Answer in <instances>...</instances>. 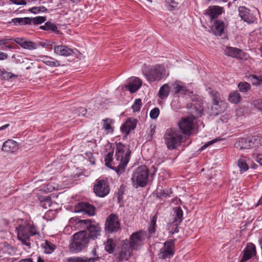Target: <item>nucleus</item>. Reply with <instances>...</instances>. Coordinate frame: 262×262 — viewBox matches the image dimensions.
I'll list each match as a JSON object with an SVG mask.
<instances>
[{"instance_id":"1","label":"nucleus","mask_w":262,"mask_h":262,"mask_svg":"<svg viewBox=\"0 0 262 262\" xmlns=\"http://www.w3.org/2000/svg\"><path fill=\"white\" fill-rule=\"evenodd\" d=\"M130 150L121 142L116 143L115 157L119 166V171L123 172L129 160Z\"/></svg>"},{"instance_id":"2","label":"nucleus","mask_w":262,"mask_h":262,"mask_svg":"<svg viewBox=\"0 0 262 262\" xmlns=\"http://www.w3.org/2000/svg\"><path fill=\"white\" fill-rule=\"evenodd\" d=\"M16 229L18 239L23 244L30 248L31 247L30 237L38 234L36 227L30 224L25 223L20 225L16 228Z\"/></svg>"},{"instance_id":"3","label":"nucleus","mask_w":262,"mask_h":262,"mask_svg":"<svg viewBox=\"0 0 262 262\" xmlns=\"http://www.w3.org/2000/svg\"><path fill=\"white\" fill-rule=\"evenodd\" d=\"M165 143L170 150L176 149L179 146L183 139V136L177 129H167L164 134Z\"/></svg>"},{"instance_id":"4","label":"nucleus","mask_w":262,"mask_h":262,"mask_svg":"<svg viewBox=\"0 0 262 262\" xmlns=\"http://www.w3.org/2000/svg\"><path fill=\"white\" fill-rule=\"evenodd\" d=\"M149 170L146 166L139 167L134 172L132 178L136 188L144 187L148 183Z\"/></svg>"},{"instance_id":"5","label":"nucleus","mask_w":262,"mask_h":262,"mask_svg":"<svg viewBox=\"0 0 262 262\" xmlns=\"http://www.w3.org/2000/svg\"><path fill=\"white\" fill-rule=\"evenodd\" d=\"M165 69L162 65L157 64L148 70L143 72V74L149 82L160 80L165 74Z\"/></svg>"},{"instance_id":"6","label":"nucleus","mask_w":262,"mask_h":262,"mask_svg":"<svg viewBox=\"0 0 262 262\" xmlns=\"http://www.w3.org/2000/svg\"><path fill=\"white\" fill-rule=\"evenodd\" d=\"M195 117L194 115L182 118L178 123L179 127L184 134L190 135L193 128L194 120Z\"/></svg>"},{"instance_id":"7","label":"nucleus","mask_w":262,"mask_h":262,"mask_svg":"<svg viewBox=\"0 0 262 262\" xmlns=\"http://www.w3.org/2000/svg\"><path fill=\"white\" fill-rule=\"evenodd\" d=\"M93 189L96 195L100 198L105 196L110 191L108 182L103 179L98 180L96 184L94 186Z\"/></svg>"},{"instance_id":"8","label":"nucleus","mask_w":262,"mask_h":262,"mask_svg":"<svg viewBox=\"0 0 262 262\" xmlns=\"http://www.w3.org/2000/svg\"><path fill=\"white\" fill-rule=\"evenodd\" d=\"M120 228L118 217L115 214H111L106 219L105 229L109 233L116 232Z\"/></svg>"},{"instance_id":"9","label":"nucleus","mask_w":262,"mask_h":262,"mask_svg":"<svg viewBox=\"0 0 262 262\" xmlns=\"http://www.w3.org/2000/svg\"><path fill=\"white\" fill-rule=\"evenodd\" d=\"M174 242L173 241L166 242L164 246L160 249L159 257L162 259L170 258L174 254Z\"/></svg>"},{"instance_id":"10","label":"nucleus","mask_w":262,"mask_h":262,"mask_svg":"<svg viewBox=\"0 0 262 262\" xmlns=\"http://www.w3.org/2000/svg\"><path fill=\"white\" fill-rule=\"evenodd\" d=\"M2 255L1 254V262H13L14 258L10 257L15 254L13 248L6 242L3 243V247L1 248Z\"/></svg>"},{"instance_id":"11","label":"nucleus","mask_w":262,"mask_h":262,"mask_svg":"<svg viewBox=\"0 0 262 262\" xmlns=\"http://www.w3.org/2000/svg\"><path fill=\"white\" fill-rule=\"evenodd\" d=\"M145 239L144 233L140 231L139 232L133 233L130 236L129 240H128L129 246L133 249H137V247L142 244L143 240Z\"/></svg>"},{"instance_id":"12","label":"nucleus","mask_w":262,"mask_h":262,"mask_svg":"<svg viewBox=\"0 0 262 262\" xmlns=\"http://www.w3.org/2000/svg\"><path fill=\"white\" fill-rule=\"evenodd\" d=\"M133 249L129 246L127 239L122 242L121 250L118 258L119 261L127 260L130 257Z\"/></svg>"},{"instance_id":"13","label":"nucleus","mask_w":262,"mask_h":262,"mask_svg":"<svg viewBox=\"0 0 262 262\" xmlns=\"http://www.w3.org/2000/svg\"><path fill=\"white\" fill-rule=\"evenodd\" d=\"M75 209L77 212H83L90 216H93L95 214L94 206L87 202H81L78 203L75 206Z\"/></svg>"},{"instance_id":"14","label":"nucleus","mask_w":262,"mask_h":262,"mask_svg":"<svg viewBox=\"0 0 262 262\" xmlns=\"http://www.w3.org/2000/svg\"><path fill=\"white\" fill-rule=\"evenodd\" d=\"M142 81L138 77H130L127 80L125 88L131 93H135L142 86Z\"/></svg>"},{"instance_id":"15","label":"nucleus","mask_w":262,"mask_h":262,"mask_svg":"<svg viewBox=\"0 0 262 262\" xmlns=\"http://www.w3.org/2000/svg\"><path fill=\"white\" fill-rule=\"evenodd\" d=\"M113 151L109 152L105 157L104 161L105 165L113 170H115L118 174L122 173L121 171H119V166L118 167V163L116 159L114 160L113 159Z\"/></svg>"},{"instance_id":"16","label":"nucleus","mask_w":262,"mask_h":262,"mask_svg":"<svg viewBox=\"0 0 262 262\" xmlns=\"http://www.w3.org/2000/svg\"><path fill=\"white\" fill-rule=\"evenodd\" d=\"M239 15L241 18L248 24L253 23L255 21L254 17L250 14L249 9L245 7L241 6L238 8Z\"/></svg>"},{"instance_id":"17","label":"nucleus","mask_w":262,"mask_h":262,"mask_svg":"<svg viewBox=\"0 0 262 262\" xmlns=\"http://www.w3.org/2000/svg\"><path fill=\"white\" fill-rule=\"evenodd\" d=\"M75 241L80 242L84 246L87 247L90 241L89 236L86 230H83L75 233L72 236Z\"/></svg>"},{"instance_id":"18","label":"nucleus","mask_w":262,"mask_h":262,"mask_svg":"<svg viewBox=\"0 0 262 262\" xmlns=\"http://www.w3.org/2000/svg\"><path fill=\"white\" fill-rule=\"evenodd\" d=\"M225 53L228 56L242 59L244 58L245 54L241 49L233 48L227 47L225 50Z\"/></svg>"},{"instance_id":"19","label":"nucleus","mask_w":262,"mask_h":262,"mask_svg":"<svg viewBox=\"0 0 262 262\" xmlns=\"http://www.w3.org/2000/svg\"><path fill=\"white\" fill-rule=\"evenodd\" d=\"M137 120L134 118H128L121 126L122 133L127 135L130 130L134 129L137 125Z\"/></svg>"},{"instance_id":"20","label":"nucleus","mask_w":262,"mask_h":262,"mask_svg":"<svg viewBox=\"0 0 262 262\" xmlns=\"http://www.w3.org/2000/svg\"><path fill=\"white\" fill-rule=\"evenodd\" d=\"M256 253L255 246L252 243H248L244 251L243 257L240 262H245Z\"/></svg>"},{"instance_id":"21","label":"nucleus","mask_w":262,"mask_h":262,"mask_svg":"<svg viewBox=\"0 0 262 262\" xmlns=\"http://www.w3.org/2000/svg\"><path fill=\"white\" fill-rule=\"evenodd\" d=\"M53 49L55 53L61 56H69L74 53V51L72 49L63 45L55 46Z\"/></svg>"},{"instance_id":"22","label":"nucleus","mask_w":262,"mask_h":262,"mask_svg":"<svg viewBox=\"0 0 262 262\" xmlns=\"http://www.w3.org/2000/svg\"><path fill=\"white\" fill-rule=\"evenodd\" d=\"M17 143L11 139H8L3 143L2 149L7 152H14L18 149Z\"/></svg>"},{"instance_id":"23","label":"nucleus","mask_w":262,"mask_h":262,"mask_svg":"<svg viewBox=\"0 0 262 262\" xmlns=\"http://www.w3.org/2000/svg\"><path fill=\"white\" fill-rule=\"evenodd\" d=\"M226 107V103L225 102H222L221 104L220 102L212 103V105L210 108V115L214 116H217L219 114L224 112ZM208 109H209V108H208Z\"/></svg>"},{"instance_id":"24","label":"nucleus","mask_w":262,"mask_h":262,"mask_svg":"<svg viewBox=\"0 0 262 262\" xmlns=\"http://www.w3.org/2000/svg\"><path fill=\"white\" fill-rule=\"evenodd\" d=\"M86 247L84 246L80 242L75 241L73 238L69 246V251L72 253H77L82 251Z\"/></svg>"},{"instance_id":"25","label":"nucleus","mask_w":262,"mask_h":262,"mask_svg":"<svg viewBox=\"0 0 262 262\" xmlns=\"http://www.w3.org/2000/svg\"><path fill=\"white\" fill-rule=\"evenodd\" d=\"M87 230L89 231V233L88 234L89 238H91L93 239H95L100 235L101 228L98 224H92L91 226H89V228Z\"/></svg>"},{"instance_id":"26","label":"nucleus","mask_w":262,"mask_h":262,"mask_svg":"<svg viewBox=\"0 0 262 262\" xmlns=\"http://www.w3.org/2000/svg\"><path fill=\"white\" fill-rule=\"evenodd\" d=\"M222 13V8L219 6L209 7L205 13L211 19L217 18Z\"/></svg>"},{"instance_id":"27","label":"nucleus","mask_w":262,"mask_h":262,"mask_svg":"<svg viewBox=\"0 0 262 262\" xmlns=\"http://www.w3.org/2000/svg\"><path fill=\"white\" fill-rule=\"evenodd\" d=\"M212 30L215 35L221 36L224 30V23L223 21L216 20L213 23Z\"/></svg>"},{"instance_id":"28","label":"nucleus","mask_w":262,"mask_h":262,"mask_svg":"<svg viewBox=\"0 0 262 262\" xmlns=\"http://www.w3.org/2000/svg\"><path fill=\"white\" fill-rule=\"evenodd\" d=\"M41 61L46 64L47 66L51 67H57L60 66L59 61L54 59V58L47 56H43L40 57Z\"/></svg>"},{"instance_id":"29","label":"nucleus","mask_w":262,"mask_h":262,"mask_svg":"<svg viewBox=\"0 0 262 262\" xmlns=\"http://www.w3.org/2000/svg\"><path fill=\"white\" fill-rule=\"evenodd\" d=\"M209 89L210 90L209 93L212 100V103L220 102L221 104L222 102H225L222 99L221 95L218 91L213 90L210 88Z\"/></svg>"},{"instance_id":"30","label":"nucleus","mask_w":262,"mask_h":262,"mask_svg":"<svg viewBox=\"0 0 262 262\" xmlns=\"http://www.w3.org/2000/svg\"><path fill=\"white\" fill-rule=\"evenodd\" d=\"M234 146L239 149H250L249 143H248L247 138H240L235 143Z\"/></svg>"},{"instance_id":"31","label":"nucleus","mask_w":262,"mask_h":262,"mask_svg":"<svg viewBox=\"0 0 262 262\" xmlns=\"http://www.w3.org/2000/svg\"><path fill=\"white\" fill-rule=\"evenodd\" d=\"M18 75L13 74L11 72H8L5 70H1V80H13L17 78Z\"/></svg>"},{"instance_id":"32","label":"nucleus","mask_w":262,"mask_h":262,"mask_svg":"<svg viewBox=\"0 0 262 262\" xmlns=\"http://www.w3.org/2000/svg\"><path fill=\"white\" fill-rule=\"evenodd\" d=\"M170 88L167 84H164L162 86L159 91L158 96L162 99H164L168 97L169 94Z\"/></svg>"},{"instance_id":"33","label":"nucleus","mask_w":262,"mask_h":262,"mask_svg":"<svg viewBox=\"0 0 262 262\" xmlns=\"http://www.w3.org/2000/svg\"><path fill=\"white\" fill-rule=\"evenodd\" d=\"M116 246L115 241L112 238H109L105 243V250L108 253H113L115 250Z\"/></svg>"},{"instance_id":"34","label":"nucleus","mask_w":262,"mask_h":262,"mask_svg":"<svg viewBox=\"0 0 262 262\" xmlns=\"http://www.w3.org/2000/svg\"><path fill=\"white\" fill-rule=\"evenodd\" d=\"M9 23H13L14 25L18 24L20 26L30 25V17L15 18L12 19L11 21Z\"/></svg>"},{"instance_id":"35","label":"nucleus","mask_w":262,"mask_h":262,"mask_svg":"<svg viewBox=\"0 0 262 262\" xmlns=\"http://www.w3.org/2000/svg\"><path fill=\"white\" fill-rule=\"evenodd\" d=\"M174 212L176 213V217L174 219L176 225H178L181 223L183 220V211L181 207H177L174 208Z\"/></svg>"},{"instance_id":"36","label":"nucleus","mask_w":262,"mask_h":262,"mask_svg":"<svg viewBox=\"0 0 262 262\" xmlns=\"http://www.w3.org/2000/svg\"><path fill=\"white\" fill-rule=\"evenodd\" d=\"M39 28L43 30H51L54 32L58 33L59 32L57 27L54 24L48 21L43 26H40Z\"/></svg>"},{"instance_id":"37","label":"nucleus","mask_w":262,"mask_h":262,"mask_svg":"<svg viewBox=\"0 0 262 262\" xmlns=\"http://www.w3.org/2000/svg\"><path fill=\"white\" fill-rule=\"evenodd\" d=\"M158 218L157 213L155 214L151 219L150 224L148 228V232L150 234H154L156 231V222Z\"/></svg>"},{"instance_id":"38","label":"nucleus","mask_w":262,"mask_h":262,"mask_svg":"<svg viewBox=\"0 0 262 262\" xmlns=\"http://www.w3.org/2000/svg\"><path fill=\"white\" fill-rule=\"evenodd\" d=\"M241 95L237 91L231 93L228 98L229 101L234 104L238 103L241 101Z\"/></svg>"},{"instance_id":"39","label":"nucleus","mask_w":262,"mask_h":262,"mask_svg":"<svg viewBox=\"0 0 262 262\" xmlns=\"http://www.w3.org/2000/svg\"><path fill=\"white\" fill-rule=\"evenodd\" d=\"M40 206L47 209L51 205V199L49 196H41L39 198Z\"/></svg>"},{"instance_id":"40","label":"nucleus","mask_w":262,"mask_h":262,"mask_svg":"<svg viewBox=\"0 0 262 262\" xmlns=\"http://www.w3.org/2000/svg\"><path fill=\"white\" fill-rule=\"evenodd\" d=\"M75 222L77 224H79L81 228L88 229L89 226H91L92 224V221L91 220H81L78 218H76Z\"/></svg>"},{"instance_id":"41","label":"nucleus","mask_w":262,"mask_h":262,"mask_svg":"<svg viewBox=\"0 0 262 262\" xmlns=\"http://www.w3.org/2000/svg\"><path fill=\"white\" fill-rule=\"evenodd\" d=\"M103 122H104L103 124V128L106 130H107L108 133H112L114 131V129L111 126V124L113 123L112 119L105 118L103 120Z\"/></svg>"},{"instance_id":"42","label":"nucleus","mask_w":262,"mask_h":262,"mask_svg":"<svg viewBox=\"0 0 262 262\" xmlns=\"http://www.w3.org/2000/svg\"><path fill=\"white\" fill-rule=\"evenodd\" d=\"M43 247L45 249V253L47 254L52 253L56 248V246L54 245L47 241H46L45 245H43Z\"/></svg>"},{"instance_id":"43","label":"nucleus","mask_w":262,"mask_h":262,"mask_svg":"<svg viewBox=\"0 0 262 262\" xmlns=\"http://www.w3.org/2000/svg\"><path fill=\"white\" fill-rule=\"evenodd\" d=\"M47 18L45 16H37L34 18H30V25L33 24L35 25H40L44 23Z\"/></svg>"},{"instance_id":"44","label":"nucleus","mask_w":262,"mask_h":262,"mask_svg":"<svg viewBox=\"0 0 262 262\" xmlns=\"http://www.w3.org/2000/svg\"><path fill=\"white\" fill-rule=\"evenodd\" d=\"M238 88L240 92L246 93L251 89L250 84L246 82H241L238 84Z\"/></svg>"},{"instance_id":"45","label":"nucleus","mask_w":262,"mask_h":262,"mask_svg":"<svg viewBox=\"0 0 262 262\" xmlns=\"http://www.w3.org/2000/svg\"><path fill=\"white\" fill-rule=\"evenodd\" d=\"M237 165L238 167L240 168V171L241 172H245L247 171L249 168V166L247 164L246 161L242 159H239L238 160Z\"/></svg>"},{"instance_id":"46","label":"nucleus","mask_w":262,"mask_h":262,"mask_svg":"<svg viewBox=\"0 0 262 262\" xmlns=\"http://www.w3.org/2000/svg\"><path fill=\"white\" fill-rule=\"evenodd\" d=\"M21 48L25 49L34 50L36 49V43L31 41L25 40Z\"/></svg>"},{"instance_id":"47","label":"nucleus","mask_w":262,"mask_h":262,"mask_svg":"<svg viewBox=\"0 0 262 262\" xmlns=\"http://www.w3.org/2000/svg\"><path fill=\"white\" fill-rule=\"evenodd\" d=\"M36 49L39 47L41 46L45 48H47L49 49H53L52 45L51 43V42L46 40L45 41H39L36 43Z\"/></svg>"},{"instance_id":"48","label":"nucleus","mask_w":262,"mask_h":262,"mask_svg":"<svg viewBox=\"0 0 262 262\" xmlns=\"http://www.w3.org/2000/svg\"><path fill=\"white\" fill-rule=\"evenodd\" d=\"M172 193L171 190H160L159 191L157 192V197L163 199L164 198H167V196H170V194Z\"/></svg>"},{"instance_id":"49","label":"nucleus","mask_w":262,"mask_h":262,"mask_svg":"<svg viewBox=\"0 0 262 262\" xmlns=\"http://www.w3.org/2000/svg\"><path fill=\"white\" fill-rule=\"evenodd\" d=\"M141 105H142L141 99H136L134 104L132 106L133 112H139L140 110Z\"/></svg>"},{"instance_id":"50","label":"nucleus","mask_w":262,"mask_h":262,"mask_svg":"<svg viewBox=\"0 0 262 262\" xmlns=\"http://www.w3.org/2000/svg\"><path fill=\"white\" fill-rule=\"evenodd\" d=\"M160 110L158 107H155L151 110L149 113L150 117L152 119H156L159 115Z\"/></svg>"},{"instance_id":"51","label":"nucleus","mask_w":262,"mask_h":262,"mask_svg":"<svg viewBox=\"0 0 262 262\" xmlns=\"http://www.w3.org/2000/svg\"><path fill=\"white\" fill-rule=\"evenodd\" d=\"M68 262H85V257H73L67 258Z\"/></svg>"},{"instance_id":"52","label":"nucleus","mask_w":262,"mask_h":262,"mask_svg":"<svg viewBox=\"0 0 262 262\" xmlns=\"http://www.w3.org/2000/svg\"><path fill=\"white\" fill-rule=\"evenodd\" d=\"M31 12L33 13H37L39 12H45L47 11V9L46 7L43 6L40 7H34L31 9Z\"/></svg>"},{"instance_id":"53","label":"nucleus","mask_w":262,"mask_h":262,"mask_svg":"<svg viewBox=\"0 0 262 262\" xmlns=\"http://www.w3.org/2000/svg\"><path fill=\"white\" fill-rule=\"evenodd\" d=\"M253 138L255 147L262 145V136H253Z\"/></svg>"},{"instance_id":"54","label":"nucleus","mask_w":262,"mask_h":262,"mask_svg":"<svg viewBox=\"0 0 262 262\" xmlns=\"http://www.w3.org/2000/svg\"><path fill=\"white\" fill-rule=\"evenodd\" d=\"M180 82L176 81L172 84V87L176 93H180V90L182 85L180 84Z\"/></svg>"},{"instance_id":"55","label":"nucleus","mask_w":262,"mask_h":262,"mask_svg":"<svg viewBox=\"0 0 262 262\" xmlns=\"http://www.w3.org/2000/svg\"><path fill=\"white\" fill-rule=\"evenodd\" d=\"M10 41H14V39L12 38H3L1 39V49L3 48V46H4V45H6L8 43H10L9 42Z\"/></svg>"},{"instance_id":"56","label":"nucleus","mask_w":262,"mask_h":262,"mask_svg":"<svg viewBox=\"0 0 262 262\" xmlns=\"http://www.w3.org/2000/svg\"><path fill=\"white\" fill-rule=\"evenodd\" d=\"M247 138L248 143H249V145L250 148L255 147L254 142L253 141L254 140L253 136H251V137H248Z\"/></svg>"},{"instance_id":"57","label":"nucleus","mask_w":262,"mask_h":262,"mask_svg":"<svg viewBox=\"0 0 262 262\" xmlns=\"http://www.w3.org/2000/svg\"><path fill=\"white\" fill-rule=\"evenodd\" d=\"M25 40V38L20 37H17L14 39V41L18 44L21 47L24 44Z\"/></svg>"},{"instance_id":"58","label":"nucleus","mask_w":262,"mask_h":262,"mask_svg":"<svg viewBox=\"0 0 262 262\" xmlns=\"http://www.w3.org/2000/svg\"><path fill=\"white\" fill-rule=\"evenodd\" d=\"M216 141H217V139H214V140H212L211 141L208 142L207 143H205L203 146H202L201 147V148H200V150H203L205 148L207 147L208 146H210V145H212L214 143L216 142Z\"/></svg>"},{"instance_id":"59","label":"nucleus","mask_w":262,"mask_h":262,"mask_svg":"<svg viewBox=\"0 0 262 262\" xmlns=\"http://www.w3.org/2000/svg\"><path fill=\"white\" fill-rule=\"evenodd\" d=\"M11 2H12L13 3L20 5H25L27 4V2L25 0H10Z\"/></svg>"},{"instance_id":"60","label":"nucleus","mask_w":262,"mask_h":262,"mask_svg":"<svg viewBox=\"0 0 262 262\" xmlns=\"http://www.w3.org/2000/svg\"><path fill=\"white\" fill-rule=\"evenodd\" d=\"M196 116V117H201L203 114V111L202 109H196L194 112H192Z\"/></svg>"},{"instance_id":"61","label":"nucleus","mask_w":262,"mask_h":262,"mask_svg":"<svg viewBox=\"0 0 262 262\" xmlns=\"http://www.w3.org/2000/svg\"><path fill=\"white\" fill-rule=\"evenodd\" d=\"M99 259V257L97 256L96 257H90V258H86L85 257V262H95L96 261H97Z\"/></svg>"},{"instance_id":"62","label":"nucleus","mask_w":262,"mask_h":262,"mask_svg":"<svg viewBox=\"0 0 262 262\" xmlns=\"http://www.w3.org/2000/svg\"><path fill=\"white\" fill-rule=\"evenodd\" d=\"M256 162L258 163L260 165L262 166V155H257L255 159Z\"/></svg>"},{"instance_id":"63","label":"nucleus","mask_w":262,"mask_h":262,"mask_svg":"<svg viewBox=\"0 0 262 262\" xmlns=\"http://www.w3.org/2000/svg\"><path fill=\"white\" fill-rule=\"evenodd\" d=\"M188 93V90H187V88L184 85H182L180 90V93H182L184 95H186Z\"/></svg>"},{"instance_id":"64","label":"nucleus","mask_w":262,"mask_h":262,"mask_svg":"<svg viewBox=\"0 0 262 262\" xmlns=\"http://www.w3.org/2000/svg\"><path fill=\"white\" fill-rule=\"evenodd\" d=\"M4 46H3V48L1 49V50H5L7 49H14V47L11 45V43H8L6 45H4Z\"/></svg>"}]
</instances>
